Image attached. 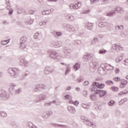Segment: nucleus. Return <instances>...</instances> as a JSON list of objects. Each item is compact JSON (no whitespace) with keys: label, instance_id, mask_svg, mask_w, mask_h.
I'll return each instance as SVG.
<instances>
[{"label":"nucleus","instance_id":"obj_1","mask_svg":"<svg viewBox=\"0 0 128 128\" xmlns=\"http://www.w3.org/2000/svg\"><path fill=\"white\" fill-rule=\"evenodd\" d=\"M80 8V4L78 1H76L74 5L72 4H70V8H74V10H76V8Z\"/></svg>","mask_w":128,"mask_h":128},{"label":"nucleus","instance_id":"obj_2","mask_svg":"<svg viewBox=\"0 0 128 128\" xmlns=\"http://www.w3.org/2000/svg\"><path fill=\"white\" fill-rule=\"evenodd\" d=\"M96 94H98L100 98H102V96H106V92L104 90H96Z\"/></svg>","mask_w":128,"mask_h":128},{"label":"nucleus","instance_id":"obj_3","mask_svg":"<svg viewBox=\"0 0 128 128\" xmlns=\"http://www.w3.org/2000/svg\"><path fill=\"white\" fill-rule=\"evenodd\" d=\"M126 84H128V81L126 80H124V82H122L120 86V88H124Z\"/></svg>","mask_w":128,"mask_h":128},{"label":"nucleus","instance_id":"obj_4","mask_svg":"<svg viewBox=\"0 0 128 128\" xmlns=\"http://www.w3.org/2000/svg\"><path fill=\"white\" fill-rule=\"evenodd\" d=\"M128 93V90H125L123 91H122L118 93V95L119 96H124V94H126Z\"/></svg>","mask_w":128,"mask_h":128},{"label":"nucleus","instance_id":"obj_5","mask_svg":"<svg viewBox=\"0 0 128 128\" xmlns=\"http://www.w3.org/2000/svg\"><path fill=\"white\" fill-rule=\"evenodd\" d=\"M80 64L76 63L75 64V65L74 66V70H78V68H80Z\"/></svg>","mask_w":128,"mask_h":128},{"label":"nucleus","instance_id":"obj_6","mask_svg":"<svg viewBox=\"0 0 128 128\" xmlns=\"http://www.w3.org/2000/svg\"><path fill=\"white\" fill-rule=\"evenodd\" d=\"M106 84L108 86H112L114 84V82L112 80H108L106 82Z\"/></svg>","mask_w":128,"mask_h":128},{"label":"nucleus","instance_id":"obj_7","mask_svg":"<svg viewBox=\"0 0 128 128\" xmlns=\"http://www.w3.org/2000/svg\"><path fill=\"white\" fill-rule=\"evenodd\" d=\"M97 88H104V84H97Z\"/></svg>","mask_w":128,"mask_h":128},{"label":"nucleus","instance_id":"obj_8","mask_svg":"<svg viewBox=\"0 0 128 128\" xmlns=\"http://www.w3.org/2000/svg\"><path fill=\"white\" fill-rule=\"evenodd\" d=\"M26 42V37H22L20 39V42Z\"/></svg>","mask_w":128,"mask_h":128},{"label":"nucleus","instance_id":"obj_9","mask_svg":"<svg viewBox=\"0 0 128 128\" xmlns=\"http://www.w3.org/2000/svg\"><path fill=\"white\" fill-rule=\"evenodd\" d=\"M8 42H10V40H3L1 42L2 44H3L4 46H6V44H8Z\"/></svg>","mask_w":128,"mask_h":128},{"label":"nucleus","instance_id":"obj_10","mask_svg":"<svg viewBox=\"0 0 128 128\" xmlns=\"http://www.w3.org/2000/svg\"><path fill=\"white\" fill-rule=\"evenodd\" d=\"M111 90L113 92H118V87H116V86L112 87Z\"/></svg>","mask_w":128,"mask_h":128},{"label":"nucleus","instance_id":"obj_11","mask_svg":"<svg viewBox=\"0 0 128 128\" xmlns=\"http://www.w3.org/2000/svg\"><path fill=\"white\" fill-rule=\"evenodd\" d=\"M69 103H70L71 104H74V106H78V101H75L74 102V101L71 100L69 102Z\"/></svg>","mask_w":128,"mask_h":128},{"label":"nucleus","instance_id":"obj_12","mask_svg":"<svg viewBox=\"0 0 128 128\" xmlns=\"http://www.w3.org/2000/svg\"><path fill=\"white\" fill-rule=\"evenodd\" d=\"M20 44L21 48H26V42H20Z\"/></svg>","mask_w":128,"mask_h":128},{"label":"nucleus","instance_id":"obj_13","mask_svg":"<svg viewBox=\"0 0 128 128\" xmlns=\"http://www.w3.org/2000/svg\"><path fill=\"white\" fill-rule=\"evenodd\" d=\"M38 36H40V34L38 33L35 34L34 38L35 40H38Z\"/></svg>","mask_w":128,"mask_h":128},{"label":"nucleus","instance_id":"obj_14","mask_svg":"<svg viewBox=\"0 0 128 128\" xmlns=\"http://www.w3.org/2000/svg\"><path fill=\"white\" fill-rule=\"evenodd\" d=\"M42 14L44 16H46V14H50V12L48 10L43 11Z\"/></svg>","mask_w":128,"mask_h":128},{"label":"nucleus","instance_id":"obj_15","mask_svg":"<svg viewBox=\"0 0 128 128\" xmlns=\"http://www.w3.org/2000/svg\"><path fill=\"white\" fill-rule=\"evenodd\" d=\"M113 80L114 82H120V78L118 77H115Z\"/></svg>","mask_w":128,"mask_h":128},{"label":"nucleus","instance_id":"obj_16","mask_svg":"<svg viewBox=\"0 0 128 128\" xmlns=\"http://www.w3.org/2000/svg\"><path fill=\"white\" fill-rule=\"evenodd\" d=\"M90 10H84V12H82V14H90Z\"/></svg>","mask_w":128,"mask_h":128},{"label":"nucleus","instance_id":"obj_17","mask_svg":"<svg viewBox=\"0 0 128 128\" xmlns=\"http://www.w3.org/2000/svg\"><path fill=\"white\" fill-rule=\"evenodd\" d=\"M116 50H124V48H122V46H116Z\"/></svg>","mask_w":128,"mask_h":128},{"label":"nucleus","instance_id":"obj_18","mask_svg":"<svg viewBox=\"0 0 128 128\" xmlns=\"http://www.w3.org/2000/svg\"><path fill=\"white\" fill-rule=\"evenodd\" d=\"M98 83H96V82H94L92 84V88H94V86H96L98 88Z\"/></svg>","mask_w":128,"mask_h":128},{"label":"nucleus","instance_id":"obj_19","mask_svg":"<svg viewBox=\"0 0 128 128\" xmlns=\"http://www.w3.org/2000/svg\"><path fill=\"white\" fill-rule=\"evenodd\" d=\"M106 50H100V54H106Z\"/></svg>","mask_w":128,"mask_h":128},{"label":"nucleus","instance_id":"obj_20","mask_svg":"<svg viewBox=\"0 0 128 128\" xmlns=\"http://www.w3.org/2000/svg\"><path fill=\"white\" fill-rule=\"evenodd\" d=\"M90 98L91 100H96V96H94V95H91L90 96Z\"/></svg>","mask_w":128,"mask_h":128},{"label":"nucleus","instance_id":"obj_21","mask_svg":"<svg viewBox=\"0 0 128 128\" xmlns=\"http://www.w3.org/2000/svg\"><path fill=\"white\" fill-rule=\"evenodd\" d=\"M113 104H114V100H111L109 102V106H113Z\"/></svg>","mask_w":128,"mask_h":128},{"label":"nucleus","instance_id":"obj_22","mask_svg":"<svg viewBox=\"0 0 128 128\" xmlns=\"http://www.w3.org/2000/svg\"><path fill=\"white\" fill-rule=\"evenodd\" d=\"M70 98V95H66L65 96H64V98L66 100H68V98Z\"/></svg>","mask_w":128,"mask_h":128},{"label":"nucleus","instance_id":"obj_23","mask_svg":"<svg viewBox=\"0 0 128 128\" xmlns=\"http://www.w3.org/2000/svg\"><path fill=\"white\" fill-rule=\"evenodd\" d=\"M115 72L116 74H118V72H120V69L118 68H116L115 69Z\"/></svg>","mask_w":128,"mask_h":128},{"label":"nucleus","instance_id":"obj_24","mask_svg":"<svg viewBox=\"0 0 128 128\" xmlns=\"http://www.w3.org/2000/svg\"><path fill=\"white\" fill-rule=\"evenodd\" d=\"M100 28H102V26H104V22H100L99 24H98Z\"/></svg>","mask_w":128,"mask_h":128},{"label":"nucleus","instance_id":"obj_25","mask_svg":"<svg viewBox=\"0 0 128 128\" xmlns=\"http://www.w3.org/2000/svg\"><path fill=\"white\" fill-rule=\"evenodd\" d=\"M84 86H88V81L84 82Z\"/></svg>","mask_w":128,"mask_h":128},{"label":"nucleus","instance_id":"obj_26","mask_svg":"<svg viewBox=\"0 0 128 128\" xmlns=\"http://www.w3.org/2000/svg\"><path fill=\"white\" fill-rule=\"evenodd\" d=\"M56 35L58 36H62V33H60V32H58L56 33Z\"/></svg>","mask_w":128,"mask_h":128},{"label":"nucleus","instance_id":"obj_27","mask_svg":"<svg viewBox=\"0 0 128 128\" xmlns=\"http://www.w3.org/2000/svg\"><path fill=\"white\" fill-rule=\"evenodd\" d=\"M70 110H72V108L69 106L68 108V110H69V112H70Z\"/></svg>","mask_w":128,"mask_h":128},{"label":"nucleus","instance_id":"obj_28","mask_svg":"<svg viewBox=\"0 0 128 128\" xmlns=\"http://www.w3.org/2000/svg\"><path fill=\"white\" fill-rule=\"evenodd\" d=\"M91 90H92V92L96 91V88H92Z\"/></svg>","mask_w":128,"mask_h":128},{"label":"nucleus","instance_id":"obj_29","mask_svg":"<svg viewBox=\"0 0 128 128\" xmlns=\"http://www.w3.org/2000/svg\"><path fill=\"white\" fill-rule=\"evenodd\" d=\"M57 0H48V2H56Z\"/></svg>","mask_w":128,"mask_h":128},{"label":"nucleus","instance_id":"obj_30","mask_svg":"<svg viewBox=\"0 0 128 128\" xmlns=\"http://www.w3.org/2000/svg\"><path fill=\"white\" fill-rule=\"evenodd\" d=\"M44 22H40V26H42V24H44Z\"/></svg>","mask_w":128,"mask_h":128},{"label":"nucleus","instance_id":"obj_31","mask_svg":"<svg viewBox=\"0 0 128 128\" xmlns=\"http://www.w3.org/2000/svg\"><path fill=\"white\" fill-rule=\"evenodd\" d=\"M122 100H121L120 102V104H122Z\"/></svg>","mask_w":128,"mask_h":128},{"label":"nucleus","instance_id":"obj_32","mask_svg":"<svg viewBox=\"0 0 128 128\" xmlns=\"http://www.w3.org/2000/svg\"><path fill=\"white\" fill-rule=\"evenodd\" d=\"M126 78L127 80H128V76H126Z\"/></svg>","mask_w":128,"mask_h":128},{"label":"nucleus","instance_id":"obj_33","mask_svg":"<svg viewBox=\"0 0 128 128\" xmlns=\"http://www.w3.org/2000/svg\"><path fill=\"white\" fill-rule=\"evenodd\" d=\"M68 90H70V87H68Z\"/></svg>","mask_w":128,"mask_h":128},{"label":"nucleus","instance_id":"obj_34","mask_svg":"<svg viewBox=\"0 0 128 128\" xmlns=\"http://www.w3.org/2000/svg\"><path fill=\"white\" fill-rule=\"evenodd\" d=\"M10 12V14H12V12Z\"/></svg>","mask_w":128,"mask_h":128},{"label":"nucleus","instance_id":"obj_35","mask_svg":"<svg viewBox=\"0 0 128 128\" xmlns=\"http://www.w3.org/2000/svg\"><path fill=\"white\" fill-rule=\"evenodd\" d=\"M114 46H116V45H114Z\"/></svg>","mask_w":128,"mask_h":128},{"label":"nucleus","instance_id":"obj_36","mask_svg":"<svg viewBox=\"0 0 128 128\" xmlns=\"http://www.w3.org/2000/svg\"><path fill=\"white\" fill-rule=\"evenodd\" d=\"M72 110H74H74H75L74 109H72Z\"/></svg>","mask_w":128,"mask_h":128},{"label":"nucleus","instance_id":"obj_37","mask_svg":"<svg viewBox=\"0 0 128 128\" xmlns=\"http://www.w3.org/2000/svg\"><path fill=\"white\" fill-rule=\"evenodd\" d=\"M104 1H106V0H104Z\"/></svg>","mask_w":128,"mask_h":128}]
</instances>
